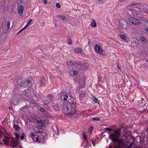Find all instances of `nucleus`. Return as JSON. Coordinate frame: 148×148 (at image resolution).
Here are the masks:
<instances>
[{
  "label": "nucleus",
  "instance_id": "28",
  "mask_svg": "<svg viewBox=\"0 0 148 148\" xmlns=\"http://www.w3.org/2000/svg\"><path fill=\"white\" fill-rule=\"evenodd\" d=\"M48 98L49 100L51 101L53 99V97L51 95H48Z\"/></svg>",
  "mask_w": 148,
  "mask_h": 148
},
{
  "label": "nucleus",
  "instance_id": "42",
  "mask_svg": "<svg viewBox=\"0 0 148 148\" xmlns=\"http://www.w3.org/2000/svg\"><path fill=\"white\" fill-rule=\"evenodd\" d=\"M102 0H96V2L99 3V2L101 1Z\"/></svg>",
  "mask_w": 148,
  "mask_h": 148
},
{
  "label": "nucleus",
  "instance_id": "10",
  "mask_svg": "<svg viewBox=\"0 0 148 148\" xmlns=\"http://www.w3.org/2000/svg\"><path fill=\"white\" fill-rule=\"evenodd\" d=\"M74 52L76 53H80L82 52V49L80 47H77L73 50Z\"/></svg>",
  "mask_w": 148,
  "mask_h": 148
},
{
  "label": "nucleus",
  "instance_id": "20",
  "mask_svg": "<svg viewBox=\"0 0 148 148\" xmlns=\"http://www.w3.org/2000/svg\"><path fill=\"white\" fill-rule=\"evenodd\" d=\"M139 138L140 140V142L141 143H143L144 142V136H139Z\"/></svg>",
  "mask_w": 148,
  "mask_h": 148
},
{
  "label": "nucleus",
  "instance_id": "52",
  "mask_svg": "<svg viewBox=\"0 0 148 148\" xmlns=\"http://www.w3.org/2000/svg\"><path fill=\"white\" fill-rule=\"evenodd\" d=\"M2 136V134L1 133L0 134V137H1V136Z\"/></svg>",
  "mask_w": 148,
  "mask_h": 148
},
{
  "label": "nucleus",
  "instance_id": "8",
  "mask_svg": "<svg viewBox=\"0 0 148 148\" xmlns=\"http://www.w3.org/2000/svg\"><path fill=\"white\" fill-rule=\"evenodd\" d=\"M120 25L123 28L126 29L127 27V22L125 21H121L119 22Z\"/></svg>",
  "mask_w": 148,
  "mask_h": 148
},
{
  "label": "nucleus",
  "instance_id": "41",
  "mask_svg": "<svg viewBox=\"0 0 148 148\" xmlns=\"http://www.w3.org/2000/svg\"><path fill=\"white\" fill-rule=\"evenodd\" d=\"M26 27H25V26L23 27L22 29L21 30H20V32H22L23 30H24V29H26Z\"/></svg>",
  "mask_w": 148,
  "mask_h": 148
},
{
  "label": "nucleus",
  "instance_id": "39",
  "mask_svg": "<svg viewBox=\"0 0 148 148\" xmlns=\"http://www.w3.org/2000/svg\"><path fill=\"white\" fill-rule=\"evenodd\" d=\"M16 137L17 139H18L19 138V136L18 135V134H16Z\"/></svg>",
  "mask_w": 148,
  "mask_h": 148
},
{
  "label": "nucleus",
  "instance_id": "45",
  "mask_svg": "<svg viewBox=\"0 0 148 148\" xmlns=\"http://www.w3.org/2000/svg\"><path fill=\"white\" fill-rule=\"evenodd\" d=\"M145 30L146 32H147L148 33V29H145Z\"/></svg>",
  "mask_w": 148,
  "mask_h": 148
},
{
  "label": "nucleus",
  "instance_id": "54",
  "mask_svg": "<svg viewBox=\"0 0 148 148\" xmlns=\"http://www.w3.org/2000/svg\"><path fill=\"white\" fill-rule=\"evenodd\" d=\"M9 108L10 109H11V108L10 107H9Z\"/></svg>",
  "mask_w": 148,
  "mask_h": 148
},
{
  "label": "nucleus",
  "instance_id": "47",
  "mask_svg": "<svg viewBox=\"0 0 148 148\" xmlns=\"http://www.w3.org/2000/svg\"><path fill=\"white\" fill-rule=\"evenodd\" d=\"M31 135L33 137L35 136V134L33 133H32L31 134Z\"/></svg>",
  "mask_w": 148,
  "mask_h": 148
},
{
  "label": "nucleus",
  "instance_id": "56",
  "mask_svg": "<svg viewBox=\"0 0 148 148\" xmlns=\"http://www.w3.org/2000/svg\"><path fill=\"white\" fill-rule=\"evenodd\" d=\"M92 144L94 143H93V142H92Z\"/></svg>",
  "mask_w": 148,
  "mask_h": 148
},
{
  "label": "nucleus",
  "instance_id": "14",
  "mask_svg": "<svg viewBox=\"0 0 148 148\" xmlns=\"http://www.w3.org/2000/svg\"><path fill=\"white\" fill-rule=\"evenodd\" d=\"M130 6L131 7H133L134 8V9H135L139 7H140V5L138 3L136 4L134 3L131 5Z\"/></svg>",
  "mask_w": 148,
  "mask_h": 148
},
{
  "label": "nucleus",
  "instance_id": "44",
  "mask_svg": "<svg viewBox=\"0 0 148 148\" xmlns=\"http://www.w3.org/2000/svg\"><path fill=\"white\" fill-rule=\"evenodd\" d=\"M119 1L121 2H124V0H119Z\"/></svg>",
  "mask_w": 148,
  "mask_h": 148
},
{
  "label": "nucleus",
  "instance_id": "32",
  "mask_svg": "<svg viewBox=\"0 0 148 148\" xmlns=\"http://www.w3.org/2000/svg\"><path fill=\"white\" fill-rule=\"evenodd\" d=\"M73 73L74 75H77V70L73 71Z\"/></svg>",
  "mask_w": 148,
  "mask_h": 148
},
{
  "label": "nucleus",
  "instance_id": "55",
  "mask_svg": "<svg viewBox=\"0 0 148 148\" xmlns=\"http://www.w3.org/2000/svg\"><path fill=\"white\" fill-rule=\"evenodd\" d=\"M92 144L94 143H93V142H92Z\"/></svg>",
  "mask_w": 148,
  "mask_h": 148
},
{
  "label": "nucleus",
  "instance_id": "9",
  "mask_svg": "<svg viewBox=\"0 0 148 148\" xmlns=\"http://www.w3.org/2000/svg\"><path fill=\"white\" fill-rule=\"evenodd\" d=\"M52 107L56 111L58 112L59 111L60 106L57 103L54 104Z\"/></svg>",
  "mask_w": 148,
  "mask_h": 148
},
{
  "label": "nucleus",
  "instance_id": "17",
  "mask_svg": "<svg viewBox=\"0 0 148 148\" xmlns=\"http://www.w3.org/2000/svg\"><path fill=\"white\" fill-rule=\"evenodd\" d=\"M92 99L94 103H97L99 104V101L98 100V99L97 98H96L95 97H93Z\"/></svg>",
  "mask_w": 148,
  "mask_h": 148
},
{
  "label": "nucleus",
  "instance_id": "16",
  "mask_svg": "<svg viewBox=\"0 0 148 148\" xmlns=\"http://www.w3.org/2000/svg\"><path fill=\"white\" fill-rule=\"evenodd\" d=\"M91 26L93 27H95L97 25L96 22L95 21V20L93 19L90 24Z\"/></svg>",
  "mask_w": 148,
  "mask_h": 148
},
{
  "label": "nucleus",
  "instance_id": "31",
  "mask_svg": "<svg viewBox=\"0 0 148 148\" xmlns=\"http://www.w3.org/2000/svg\"><path fill=\"white\" fill-rule=\"evenodd\" d=\"M100 118H93L92 119L93 121L96 120V121H99Z\"/></svg>",
  "mask_w": 148,
  "mask_h": 148
},
{
  "label": "nucleus",
  "instance_id": "38",
  "mask_svg": "<svg viewBox=\"0 0 148 148\" xmlns=\"http://www.w3.org/2000/svg\"><path fill=\"white\" fill-rule=\"evenodd\" d=\"M93 129V127H90L89 128V130H90V131H91Z\"/></svg>",
  "mask_w": 148,
  "mask_h": 148
},
{
  "label": "nucleus",
  "instance_id": "23",
  "mask_svg": "<svg viewBox=\"0 0 148 148\" xmlns=\"http://www.w3.org/2000/svg\"><path fill=\"white\" fill-rule=\"evenodd\" d=\"M140 40H141L142 41L144 42H146L147 41V40L143 36H142L140 37Z\"/></svg>",
  "mask_w": 148,
  "mask_h": 148
},
{
  "label": "nucleus",
  "instance_id": "40",
  "mask_svg": "<svg viewBox=\"0 0 148 148\" xmlns=\"http://www.w3.org/2000/svg\"><path fill=\"white\" fill-rule=\"evenodd\" d=\"M43 3L45 4H46L47 3V0H43Z\"/></svg>",
  "mask_w": 148,
  "mask_h": 148
},
{
  "label": "nucleus",
  "instance_id": "25",
  "mask_svg": "<svg viewBox=\"0 0 148 148\" xmlns=\"http://www.w3.org/2000/svg\"><path fill=\"white\" fill-rule=\"evenodd\" d=\"M6 26L7 27V28L6 30H9L10 28V23L9 21H8L7 22V25Z\"/></svg>",
  "mask_w": 148,
  "mask_h": 148
},
{
  "label": "nucleus",
  "instance_id": "50",
  "mask_svg": "<svg viewBox=\"0 0 148 148\" xmlns=\"http://www.w3.org/2000/svg\"><path fill=\"white\" fill-rule=\"evenodd\" d=\"M10 112H11V113H12V109L11 110H10Z\"/></svg>",
  "mask_w": 148,
  "mask_h": 148
},
{
  "label": "nucleus",
  "instance_id": "12",
  "mask_svg": "<svg viewBox=\"0 0 148 148\" xmlns=\"http://www.w3.org/2000/svg\"><path fill=\"white\" fill-rule=\"evenodd\" d=\"M134 12H132V14L134 16H137L138 17L140 18H142L143 17V15L140 14L139 12L136 13H134Z\"/></svg>",
  "mask_w": 148,
  "mask_h": 148
},
{
  "label": "nucleus",
  "instance_id": "29",
  "mask_svg": "<svg viewBox=\"0 0 148 148\" xmlns=\"http://www.w3.org/2000/svg\"><path fill=\"white\" fill-rule=\"evenodd\" d=\"M25 136V134L24 133H22L21 135V138L22 140H23L24 139Z\"/></svg>",
  "mask_w": 148,
  "mask_h": 148
},
{
  "label": "nucleus",
  "instance_id": "18",
  "mask_svg": "<svg viewBox=\"0 0 148 148\" xmlns=\"http://www.w3.org/2000/svg\"><path fill=\"white\" fill-rule=\"evenodd\" d=\"M14 128L15 130L17 131H19L20 130V128L17 125L15 124L14 126Z\"/></svg>",
  "mask_w": 148,
  "mask_h": 148
},
{
  "label": "nucleus",
  "instance_id": "7",
  "mask_svg": "<svg viewBox=\"0 0 148 148\" xmlns=\"http://www.w3.org/2000/svg\"><path fill=\"white\" fill-rule=\"evenodd\" d=\"M95 49L96 51L99 53H103V50L101 47L98 45L96 44L95 46Z\"/></svg>",
  "mask_w": 148,
  "mask_h": 148
},
{
  "label": "nucleus",
  "instance_id": "49",
  "mask_svg": "<svg viewBox=\"0 0 148 148\" xmlns=\"http://www.w3.org/2000/svg\"><path fill=\"white\" fill-rule=\"evenodd\" d=\"M98 80H99V81H100V78H99H99H98Z\"/></svg>",
  "mask_w": 148,
  "mask_h": 148
},
{
  "label": "nucleus",
  "instance_id": "5",
  "mask_svg": "<svg viewBox=\"0 0 148 148\" xmlns=\"http://www.w3.org/2000/svg\"><path fill=\"white\" fill-rule=\"evenodd\" d=\"M88 66L89 65L87 64H82L81 65L78 66L76 68V69L78 71L84 72L88 69Z\"/></svg>",
  "mask_w": 148,
  "mask_h": 148
},
{
  "label": "nucleus",
  "instance_id": "19",
  "mask_svg": "<svg viewBox=\"0 0 148 148\" xmlns=\"http://www.w3.org/2000/svg\"><path fill=\"white\" fill-rule=\"evenodd\" d=\"M85 78L83 77L82 79H79V83L81 84H83L85 82Z\"/></svg>",
  "mask_w": 148,
  "mask_h": 148
},
{
  "label": "nucleus",
  "instance_id": "46",
  "mask_svg": "<svg viewBox=\"0 0 148 148\" xmlns=\"http://www.w3.org/2000/svg\"><path fill=\"white\" fill-rule=\"evenodd\" d=\"M146 132L147 133V134H148V128H147L146 129Z\"/></svg>",
  "mask_w": 148,
  "mask_h": 148
},
{
  "label": "nucleus",
  "instance_id": "11",
  "mask_svg": "<svg viewBox=\"0 0 148 148\" xmlns=\"http://www.w3.org/2000/svg\"><path fill=\"white\" fill-rule=\"evenodd\" d=\"M24 10V8L23 6L21 5H20L18 8V14H19L20 15L22 16L23 14V12Z\"/></svg>",
  "mask_w": 148,
  "mask_h": 148
},
{
  "label": "nucleus",
  "instance_id": "48",
  "mask_svg": "<svg viewBox=\"0 0 148 148\" xmlns=\"http://www.w3.org/2000/svg\"><path fill=\"white\" fill-rule=\"evenodd\" d=\"M38 138H36V140L37 141V140H38Z\"/></svg>",
  "mask_w": 148,
  "mask_h": 148
},
{
  "label": "nucleus",
  "instance_id": "34",
  "mask_svg": "<svg viewBox=\"0 0 148 148\" xmlns=\"http://www.w3.org/2000/svg\"><path fill=\"white\" fill-rule=\"evenodd\" d=\"M106 130H108V131H112V130L110 128H106Z\"/></svg>",
  "mask_w": 148,
  "mask_h": 148
},
{
  "label": "nucleus",
  "instance_id": "37",
  "mask_svg": "<svg viewBox=\"0 0 148 148\" xmlns=\"http://www.w3.org/2000/svg\"><path fill=\"white\" fill-rule=\"evenodd\" d=\"M145 22H146V23L147 24V25H146L145 24V26H147L148 27V20L146 21Z\"/></svg>",
  "mask_w": 148,
  "mask_h": 148
},
{
  "label": "nucleus",
  "instance_id": "13",
  "mask_svg": "<svg viewBox=\"0 0 148 148\" xmlns=\"http://www.w3.org/2000/svg\"><path fill=\"white\" fill-rule=\"evenodd\" d=\"M85 93L84 91H82L81 92L79 95V97L80 98H83L85 97Z\"/></svg>",
  "mask_w": 148,
  "mask_h": 148
},
{
  "label": "nucleus",
  "instance_id": "36",
  "mask_svg": "<svg viewBox=\"0 0 148 148\" xmlns=\"http://www.w3.org/2000/svg\"><path fill=\"white\" fill-rule=\"evenodd\" d=\"M27 84H29H29H31V83H30V81L29 80H27Z\"/></svg>",
  "mask_w": 148,
  "mask_h": 148
},
{
  "label": "nucleus",
  "instance_id": "3",
  "mask_svg": "<svg viewBox=\"0 0 148 148\" xmlns=\"http://www.w3.org/2000/svg\"><path fill=\"white\" fill-rule=\"evenodd\" d=\"M40 111L42 112L45 115V116L47 117V118H42V119H40V120H38L37 122L39 123L40 126H42L44 125H45L48 122V119L50 117V114L47 112L46 110L43 108H40Z\"/></svg>",
  "mask_w": 148,
  "mask_h": 148
},
{
  "label": "nucleus",
  "instance_id": "51",
  "mask_svg": "<svg viewBox=\"0 0 148 148\" xmlns=\"http://www.w3.org/2000/svg\"><path fill=\"white\" fill-rule=\"evenodd\" d=\"M21 32L19 31L17 33V34H19L21 33Z\"/></svg>",
  "mask_w": 148,
  "mask_h": 148
},
{
  "label": "nucleus",
  "instance_id": "1",
  "mask_svg": "<svg viewBox=\"0 0 148 148\" xmlns=\"http://www.w3.org/2000/svg\"><path fill=\"white\" fill-rule=\"evenodd\" d=\"M62 111L65 114L67 115L71 119L75 117V114L77 110L76 106L72 100L69 99L67 103L63 106Z\"/></svg>",
  "mask_w": 148,
  "mask_h": 148
},
{
  "label": "nucleus",
  "instance_id": "22",
  "mask_svg": "<svg viewBox=\"0 0 148 148\" xmlns=\"http://www.w3.org/2000/svg\"><path fill=\"white\" fill-rule=\"evenodd\" d=\"M140 9L139 8V7H138V8H136L135 9H134V10H133L132 12H134V13L138 12L140 11Z\"/></svg>",
  "mask_w": 148,
  "mask_h": 148
},
{
  "label": "nucleus",
  "instance_id": "33",
  "mask_svg": "<svg viewBox=\"0 0 148 148\" xmlns=\"http://www.w3.org/2000/svg\"><path fill=\"white\" fill-rule=\"evenodd\" d=\"M56 6L58 8H60V5L59 3H57L56 5Z\"/></svg>",
  "mask_w": 148,
  "mask_h": 148
},
{
  "label": "nucleus",
  "instance_id": "26",
  "mask_svg": "<svg viewBox=\"0 0 148 148\" xmlns=\"http://www.w3.org/2000/svg\"><path fill=\"white\" fill-rule=\"evenodd\" d=\"M32 21V19H30L28 21V22L27 23V25L25 26V27L27 28V27L29 26V24L31 23Z\"/></svg>",
  "mask_w": 148,
  "mask_h": 148
},
{
  "label": "nucleus",
  "instance_id": "15",
  "mask_svg": "<svg viewBox=\"0 0 148 148\" xmlns=\"http://www.w3.org/2000/svg\"><path fill=\"white\" fill-rule=\"evenodd\" d=\"M27 88V87L26 86L24 85L21 86L20 87V89L22 91H25Z\"/></svg>",
  "mask_w": 148,
  "mask_h": 148
},
{
  "label": "nucleus",
  "instance_id": "43",
  "mask_svg": "<svg viewBox=\"0 0 148 148\" xmlns=\"http://www.w3.org/2000/svg\"><path fill=\"white\" fill-rule=\"evenodd\" d=\"M68 43L69 44H71L72 43V41H71V40H70V41L69 42H68Z\"/></svg>",
  "mask_w": 148,
  "mask_h": 148
},
{
  "label": "nucleus",
  "instance_id": "30",
  "mask_svg": "<svg viewBox=\"0 0 148 148\" xmlns=\"http://www.w3.org/2000/svg\"><path fill=\"white\" fill-rule=\"evenodd\" d=\"M64 99L65 100H66L68 98V96L67 95H65L63 96Z\"/></svg>",
  "mask_w": 148,
  "mask_h": 148
},
{
  "label": "nucleus",
  "instance_id": "53",
  "mask_svg": "<svg viewBox=\"0 0 148 148\" xmlns=\"http://www.w3.org/2000/svg\"><path fill=\"white\" fill-rule=\"evenodd\" d=\"M118 68H119V69H120V67H119V66H118Z\"/></svg>",
  "mask_w": 148,
  "mask_h": 148
},
{
  "label": "nucleus",
  "instance_id": "35",
  "mask_svg": "<svg viewBox=\"0 0 148 148\" xmlns=\"http://www.w3.org/2000/svg\"><path fill=\"white\" fill-rule=\"evenodd\" d=\"M83 138L84 140H87V137L86 136L85 134H83Z\"/></svg>",
  "mask_w": 148,
  "mask_h": 148
},
{
  "label": "nucleus",
  "instance_id": "24",
  "mask_svg": "<svg viewBox=\"0 0 148 148\" xmlns=\"http://www.w3.org/2000/svg\"><path fill=\"white\" fill-rule=\"evenodd\" d=\"M120 37L123 40H126V36L122 34H121L120 35Z\"/></svg>",
  "mask_w": 148,
  "mask_h": 148
},
{
  "label": "nucleus",
  "instance_id": "4",
  "mask_svg": "<svg viewBox=\"0 0 148 148\" xmlns=\"http://www.w3.org/2000/svg\"><path fill=\"white\" fill-rule=\"evenodd\" d=\"M3 141L6 145H10L13 148L16 147L18 144L17 141H15L14 138L12 137H5L3 140Z\"/></svg>",
  "mask_w": 148,
  "mask_h": 148
},
{
  "label": "nucleus",
  "instance_id": "21",
  "mask_svg": "<svg viewBox=\"0 0 148 148\" xmlns=\"http://www.w3.org/2000/svg\"><path fill=\"white\" fill-rule=\"evenodd\" d=\"M45 80L44 78H42L41 79L40 82L41 84V86H43L45 84Z\"/></svg>",
  "mask_w": 148,
  "mask_h": 148
},
{
  "label": "nucleus",
  "instance_id": "2",
  "mask_svg": "<svg viewBox=\"0 0 148 148\" xmlns=\"http://www.w3.org/2000/svg\"><path fill=\"white\" fill-rule=\"evenodd\" d=\"M120 131L114 130L113 133L109 132L110 135L109 138L114 142V148H123L122 146L123 145L121 142L119 141L118 140L120 136ZM135 147L134 144L132 143H130L129 145L127 147V148H133V147Z\"/></svg>",
  "mask_w": 148,
  "mask_h": 148
},
{
  "label": "nucleus",
  "instance_id": "27",
  "mask_svg": "<svg viewBox=\"0 0 148 148\" xmlns=\"http://www.w3.org/2000/svg\"><path fill=\"white\" fill-rule=\"evenodd\" d=\"M59 17L61 19H62L63 20H64L65 18V16L64 15H60L59 16Z\"/></svg>",
  "mask_w": 148,
  "mask_h": 148
},
{
  "label": "nucleus",
  "instance_id": "6",
  "mask_svg": "<svg viewBox=\"0 0 148 148\" xmlns=\"http://www.w3.org/2000/svg\"><path fill=\"white\" fill-rule=\"evenodd\" d=\"M129 21L131 23L135 25H139L140 22L136 18L133 17H131L129 18Z\"/></svg>",
  "mask_w": 148,
  "mask_h": 148
}]
</instances>
